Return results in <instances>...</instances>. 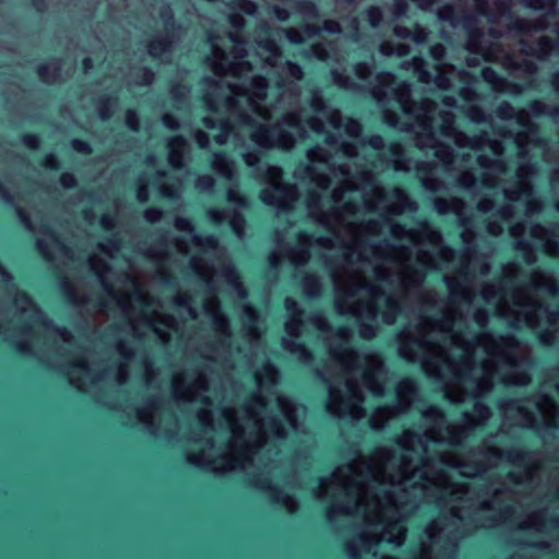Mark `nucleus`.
<instances>
[{"instance_id": "obj_12", "label": "nucleus", "mask_w": 559, "mask_h": 559, "mask_svg": "<svg viewBox=\"0 0 559 559\" xmlns=\"http://www.w3.org/2000/svg\"><path fill=\"white\" fill-rule=\"evenodd\" d=\"M250 86L252 88L253 95L260 99L263 100L266 97V91H267V81L264 76H257L254 78Z\"/></svg>"}, {"instance_id": "obj_4", "label": "nucleus", "mask_w": 559, "mask_h": 559, "mask_svg": "<svg viewBox=\"0 0 559 559\" xmlns=\"http://www.w3.org/2000/svg\"><path fill=\"white\" fill-rule=\"evenodd\" d=\"M60 60L52 59L49 63H40L37 66L36 72L44 82H51L60 76Z\"/></svg>"}, {"instance_id": "obj_59", "label": "nucleus", "mask_w": 559, "mask_h": 559, "mask_svg": "<svg viewBox=\"0 0 559 559\" xmlns=\"http://www.w3.org/2000/svg\"><path fill=\"white\" fill-rule=\"evenodd\" d=\"M186 90V85L177 84L176 87L171 91L175 99L181 100L185 97L183 91Z\"/></svg>"}, {"instance_id": "obj_51", "label": "nucleus", "mask_w": 559, "mask_h": 559, "mask_svg": "<svg viewBox=\"0 0 559 559\" xmlns=\"http://www.w3.org/2000/svg\"><path fill=\"white\" fill-rule=\"evenodd\" d=\"M214 323L216 324L217 328L224 329V331L227 335H230L229 330H228V320L226 317H223V316L215 317Z\"/></svg>"}, {"instance_id": "obj_46", "label": "nucleus", "mask_w": 559, "mask_h": 559, "mask_svg": "<svg viewBox=\"0 0 559 559\" xmlns=\"http://www.w3.org/2000/svg\"><path fill=\"white\" fill-rule=\"evenodd\" d=\"M261 158V152L254 151L250 152L245 155V162L248 166H254L257 163L260 162Z\"/></svg>"}, {"instance_id": "obj_29", "label": "nucleus", "mask_w": 559, "mask_h": 559, "mask_svg": "<svg viewBox=\"0 0 559 559\" xmlns=\"http://www.w3.org/2000/svg\"><path fill=\"white\" fill-rule=\"evenodd\" d=\"M60 183L64 189H74L78 186V180L72 173H63L60 176Z\"/></svg>"}, {"instance_id": "obj_55", "label": "nucleus", "mask_w": 559, "mask_h": 559, "mask_svg": "<svg viewBox=\"0 0 559 559\" xmlns=\"http://www.w3.org/2000/svg\"><path fill=\"white\" fill-rule=\"evenodd\" d=\"M160 194L165 199H169V200H174V199H176L178 197L176 190L173 187H164L160 190Z\"/></svg>"}, {"instance_id": "obj_27", "label": "nucleus", "mask_w": 559, "mask_h": 559, "mask_svg": "<svg viewBox=\"0 0 559 559\" xmlns=\"http://www.w3.org/2000/svg\"><path fill=\"white\" fill-rule=\"evenodd\" d=\"M516 248H518L519 251L522 252V255H523V258L525 259V261L527 263H531V262L535 261V254H534L530 243L524 242V241H520L518 243Z\"/></svg>"}, {"instance_id": "obj_13", "label": "nucleus", "mask_w": 559, "mask_h": 559, "mask_svg": "<svg viewBox=\"0 0 559 559\" xmlns=\"http://www.w3.org/2000/svg\"><path fill=\"white\" fill-rule=\"evenodd\" d=\"M511 29L525 34L531 31H539L544 29V26L536 25L535 23L527 21V20H519L516 19L510 26Z\"/></svg>"}, {"instance_id": "obj_61", "label": "nucleus", "mask_w": 559, "mask_h": 559, "mask_svg": "<svg viewBox=\"0 0 559 559\" xmlns=\"http://www.w3.org/2000/svg\"><path fill=\"white\" fill-rule=\"evenodd\" d=\"M430 52H431V56L435 58V59H441L444 55V49L441 45H436L433 46L431 49H430Z\"/></svg>"}, {"instance_id": "obj_23", "label": "nucleus", "mask_w": 559, "mask_h": 559, "mask_svg": "<svg viewBox=\"0 0 559 559\" xmlns=\"http://www.w3.org/2000/svg\"><path fill=\"white\" fill-rule=\"evenodd\" d=\"M388 311L383 313V320L388 323H391L394 319V316L400 310V305L394 299H389L386 302Z\"/></svg>"}, {"instance_id": "obj_2", "label": "nucleus", "mask_w": 559, "mask_h": 559, "mask_svg": "<svg viewBox=\"0 0 559 559\" xmlns=\"http://www.w3.org/2000/svg\"><path fill=\"white\" fill-rule=\"evenodd\" d=\"M278 142V145L290 147L293 146L295 139L292 133L281 130L275 127H267L260 124L258 131L252 135V139L263 147H270L274 144V139Z\"/></svg>"}, {"instance_id": "obj_53", "label": "nucleus", "mask_w": 559, "mask_h": 559, "mask_svg": "<svg viewBox=\"0 0 559 559\" xmlns=\"http://www.w3.org/2000/svg\"><path fill=\"white\" fill-rule=\"evenodd\" d=\"M538 340L543 345H552L555 336L552 333L546 331L538 335Z\"/></svg>"}, {"instance_id": "obj_50", "label": "nucleus", "mask_w": 559, "mask_h": 559, "mask_svg": "<svg viewBox=\"0 0 559 559\" xmlns=\"http://www.w3.org/2000/svg\"><path fill=\"white\" fill-rule=\"evenodd\" d=\"M359 333H360L361 337L370 338L373 335V333H374V329H373V326L371 324L362 323L360 325Z\"/></svg>"}, {"instance_id": "obj_42", "label": "nucleus", "mask_w": 559, "mask_h": 559, "mask_svg": "<svg viewBox=\"0 0 559 559\" xmlns=\"http://www.w3.org/2000/svg\"><path fill=\"white\" fill-rule=\"evenodd\" d=\"M513 111L512 106L508 102H503L498 108H497V115L498 117L504 119L510 116V114Z\"/></svg>"}, {"instance_id": "obj_49", "label": "nucleus", "mask_w": 559, "mask_h": 559, "mask_svg": "<svg viewBox=\"0 0 559 559\" xmlns=\"http://www.w3.org/2000/svg\"><path fill=\"white\" fill-rule=\"evenodd\" d=\"M214 179L211 176H204L199 179L198 187L204 190H210L214 187Z\"/></svg>"}, {"instance_id": "obj_20", "label": "nucleus", "mask_w": 559, "mask_h": 559, "mask_svg": "<svg viewBox=\"0 0 559 559\" xmlns=\"http://www.w3.org/2000/svg\"><path fill=\"white\" fill-rule=\"evenodd\" d=\"M40 165L49 170H59L61 168V163L57 155L49 153L47 154L40 162Z\"/></svg>"}, {"instance_id": "obj_60", "label": "nucleus", "mask_w": 559, "mask_h": 559, "mask_svg": "<svg viewBox=\"0 0 559 559\" xmlns=\"http://www.w3.org/2000/svg\"><path fill=\"white\" fill-rule=\"evenodd\" d=\"M522 68L526 73H530V74L537 72V66L533 61H528V60L524 61L522 64Z\"/></svg>"}, {"instance_id": "obj_26", "label": "nucleus", "mask_w": 559, "mask_h": 559, "mask_svg": "<svg viewBox=\"0 0 559 559\" xmlns=\"http://www.w3.org/2000/svg\"><path fill=\"white\" fill-rule=\"evenodd\" d=\"M163 217V211L160 207L152 206L145 210L144 218L150 223H156Z\"/></svg>"}, {"instance_id": "obj_57", "label": "nucleus", "mask_w": 559, "mask_h": 559, "mask_svg": "<svg viewBox=\"0 0 559 559\" xmlns=\"http://www.w3.org/2000/svg\"><path fill=\"white\" fill-rule=\"evenodd\" d=\"M136 198L140 202H145L148 199V191L145 185L140 186L136 190Z\"/></svg>"}, {"instance_id": "obj_1", "label": "nucleus", "mask_w": 559, "mask_h": 559, "mask_svg": "<svg viewBox=\"0 0 559 559\" xmlns=\"http://www.w3.org/2000/svg\"><path fill=\"white\" fill-rule=\"evenodd\" d=\"M159 16L166 28V33L154 37L147 43L146 49L153 59L164 60L169 57L173 51V34L171 32L179 28L176 22L174 11L169 4H165L159 10Z\"/></svg>"}, {"instance_id": "obj_48", "label": "nucleus", "mask_w": 559, "mask_h": 559, "mask_svg": "<svg viewBox=\"0 0 559 559\" xmlns=\"http://www.w3.org/2000/svg\"><path fill=\"white\" fill-rule=\"evenodd\" d=\"M99 224L104 229L109 230L115 226L114 217L109 214H103L99 218Z\"/></svg>"}, {"instance_id": "obj_3", "label": "nucleus", "mask_w": 559, "mask_h": 559, "mask_svg": "<svg viewBox=\"0 0 559 559\" xmlns=\"http://www.w3.org/2000/svg\"><path fill=\"white\" fill-rule=\"evenodd\" d=\"M522 45L525 55L536 57L539 60H544L558 47L557 41L548 36L538 38L535 47L526 40H523Z\"/></svg>"}, {"instance_id": "obj_18", "label": "nucleus", "mask_w": 559, "mask_h": 559, "mask_svg": "<svg viewBox=\"0 0 559 559\" xmlns=\"http://www.w3.org/2000/svg\"><path fill=\"white\" fill-rule=\"evenodd\" d=\"M71 147L75 153L88 155L93 152L91 144L82 139H73L71 141Z\"/></svg>"}, {"instance_id": "obj_24", "label": "nucleus", "mask_w": 559, "mask_h": 559, "mask_svg": "<svg viewBox=\"0 0 559 559\" xmlns=\"http://www.w3.org/2000/svg\"><path fill=\"white\" fill-rule=\"evenodd\" d=\"M193 241L198 245H201L202 247L206 249L214 250L218 247V240L215 236L209 235L204 238L201 237H194Z\"/></svg>"}, {"instance_id": "obj_64", "label": "nucleus", "mask_w": 559, "mask_h": 559, "mask_svg": "<svg viewBox=\"0 0 559 559\" xmlns=\"http://www.w3.org/2000/svg\"><path fill=\"white\" fill-rule=\"evenodd\" d=\"M209 216L212 219V222L218 224L223 221V214L219 211L212 210L209 212Z\"/></svg>"}, {"instance_id": "obj_30", "label": "nucleus", "mask_w": 559, "mask_h": 559, "mask_svg": "<svg viewBox=\"0 0 559 559\" xmlns=\"http://www.w3.org/2000/svg\"><path fill=\"white\" fill-rule=\"evenodd\" d=\"M259 198L262 203L265 205H275L280 200L278 195H276L273 191L263 190L260 192Z\"/></svg>"}, {"instance_id": "obj_38", "label": "nucleus", "mask_w": 559, "mask_h": 559, "mask_svg": "<svg viewBox=\"0 0 559 559\" xmlns=\"http://www.w3.org/2000/svg\"><path fill=\"white\" fill-rule=\"evenodd\" d=\"M304 285L308 294H312L314 290L320 289V284L318 280L313 276H306Z\"/></svg>"}, {"instance_id": "obj_41", "label": "nucleus", "mask_w": 559, "mask_h": 559, "mask_svg": "<svg viewBox=\"0 0 559 559\" xmlns=\"http://www.w3.org/2000/svg\"><path fill=\"white\" fill-rule=\"evenodd\" d=\"M323 29H324V32H326L329 34H338V33H341L340 24L337 22H335V21H332V20H328V21L324 22Z\"/></svg>"}, {"instance_id": "obj_6", "label": "nucleus", "mask_w": 559, "mask_h": 559, "mask_svg": "<svg viewBox=\"0 0 559 559\" xmlns=\"http://www.w3.org/2000/svg\"><path fill=\"white\" fill-rule=\"evenodd\" d=\"M254 486L260 489H269L272 491V499L275 502H282L285 503L287 501H292L290 496L283 495V491L280 490V488L275 485H272L271 480L267 478L264 479H258L254 481Z\"/></svg>"}, {"instance_id": "obj_47", "label": "nucleus", "mask_w": 559, "mask_h": 559, "mask_svg": "<svg viewBox=\"0 0 559 559\" xmlns=\"http://www.w3.org/2000/svg\"><path fill=\"white\" fill-rule=\"evenodd\" d=\"M285 308L292 314H297V316L301 314V310L294 299L287 298L285 300Z\"/></svg>"}, {"instance_id": "obj_43", "label": "nucleus", "mask_w": 559, "mask_h": 559, "mask_svg": "<svg viewBox=\"0 0 559 559\" xmlns=\"http://www.w3.org/2000/svg\"><path fill=\"white\" fill-rule=\"evenodd\" d=\"M16 213H17V216H19V219L21 221V223L26 228H32V221H31L28 213L21 207H16Z\"/></svg>"}, {"instance_id": "obj_7", "label": "nucleus", "mask_w": 559, "mask_h": 559, "mask_svg": "<svg viewBox=\"0 0 559 559\" xmlns=\"http://www.w3.org/2000/svg\"><path fill=\"white\" fill-rule=\"evenodd\" d=\"M117 105V97L109 95L102 96L97 99V112L102 120H108L112 115V109Z\"/></svg>"}, {"instance_id": "obj_15", "label": "nucleus", "mask_w": 559, "mask_h": 559, "mask_svg": "<svg viewBox=\"0 0 559 559\" xmlns=\"http://www.w3.org/2000/svg\"><path fill=\"white\" fill-rule=\"evenodd\" d=\"M40 233L45 236H48L52 239V241L60 247V249L68 254L70 252V249L64 246V243L60 240L56 231L48 225H43L40 228Z\"/></svg>"}, {"instance_id": "obj_10", "label": "nucleus", "mask_w": 559, "mask_h": 559, "mask_svg": "<svg viewBox=\"0 0 559 559\" xmlns=\"http://www.w3.org/2000/svg\"><path fill=\"white\" fill-rule=\"evenodd\" d=\"M481 79L491 86L504 83V79L491 67H484L480 71Z\"/></svg>"}, {"instance_id": "obj_40", "label": "nucleus", "mask_w": 559, "mask_h": 559, "mask_svg": "<svg viewBox=\"0 0 559 559\" xmlns=\"http://www.w3.org/2000/svg\"><path fill=\"white\" fill-rule=\"evenodd\" d=\"M61 286H62V290H63V294H64L66 298L70 302L76 304L78 302V298H76V295H75L74 290L70 286V284L67 281H63Z\"/></svg>"}, {"instance_id": "obj_62", "label": "nucleus", "mask_w": 559, "mask_h": 559, "mask_svg": "<svg viewBox=\"0 0 559 559\" xmlns=\"http://www.w3.org/2000/svg\"><path fill=\"white\" fill-rule=\"evenodd\" d=\"M33 7L36 9L37 12H45L47 9V0H32Z\"/></svg>"}, {"instance_id": "obj_37", "label": "nucleus", "mask_w": 559, "mask_h": 559, "mask_svg": "<svg viewBox=\"0 0 559 559\" xmlns=\"http://www.w3.org/2000/svg\"><path fill=\"white\" fill-rule=\"evenodd\" d=\"M444 282L453 297L460 296L462 298H467L464 290L460 288L457 283H455L449 278H445Z\"/></svg>"}, {"instance_id": "obj_56", "label": "nucleus", "mask_w": 559, "mask_h": 559, "mask_svg": "<svg viewBox=\"0 0 559 559\" xmlns=\"http://www.w3.org/2000/svg\"><path fill=\"white\" fill-rule=\"evenodd\" d=\"M474 318L479 326H484L488 321V314L486 311H477Z\"/></svg>"}, {"instance_id": "obj_52", "label": "nucleus", "mask_w": 559, "mask_h": 559, "mask_svg": "<svg viewBox=\"0 0 559 559\" xmlns=\"http://www.w3.org/2000/svg\"><path fill=\"white\" fill-rule=\"evenodd\" d=\"M368 144L373 150H380L383 147V139L380 135H372L368 140Z\"/></svg>"}, {"instance_id": "obj_11", "label": "nucleus", "mask_w": 559, "mask_h": 559, "mask_svg": "<svg viewBox=\"0 0 559 559\" xmlns=\"http://www.w3.org/2000/svg\"><path fill=\"white\" fill-rule=\"evenodd\" d=\"M168 146L171 150L169 162L174 167H179L180 163H176V157L180 158L181 154L176 148L186 146V140L181 135H175L171 138Z\"/></svg>"}, {"instance_id": "obj_39", "label": "nucleus", "mask_w": 559, "mask_h": 559, "mask_svg": "<svg viewBox=\"0 0 559 559\" xmlns=\"http://www.w3.org/2000/svg\"><path fill=\"white\" fill-rule=\"evenodd\" d=\"M194 140L200 148H205L209 145L210 136L203 130H198Z\"/></svg>"}, {"instance_id": "obj_54", "label": "nucleus", "mask_w": 559, "mask_h": 559, "mask_svg": "<svg viewBox=\"0 0 559 559\" xmlns=\"http://www.w3.org/2000/svg\"><path fill=\"white\" fill-rule=\"evenodd\" d=\"M312 51L319 60H324L328 53L325 47L320 44L314 45Z\"/></svg>"}, {"instance_id": "obj_36", "label": "nucleus", "mask_w": 559, "mask_h": 559, "mask_svg": "<svg viewBox=\"0 0 559 559\" xmlns=\"http://www.w3.org/2000/svg\"><path fill=\"white\" fill-rule=\"evenodd\" d=\"M227 199L230 203H234L240 207L248 206L247 199L235 191H229Z\"/></svg>"}, {"instance_id": "obj_44", "label": "nucleus", "mask_w": 559, "mask_h": 559, "mask_svg": "<svg viewBox=\"0 0 559 559\" xmlns=\"http://www.w3.org/2000/svg\"><path fill=\"white\" fill-rule=\"evenodd\" d=\"M368 17H369V21L371 23V25H377V23L379 21H381L382 19V12L380 11L379 8H371L369 11H368Z\"/></svg>"}, {"instance_id": "obj_33", "label": "nucleus", "mask_w": 559, "mask_h": 559, "mask_svg": "<svg viewBox=\"0 0 559 559\" xmlns=\"http://www.w3.org/2000/svg\"><path fill=\"white\" fill-rule=\"evenodd\" d=\"M440 145L441 148L436 151V157L443 162L451 160L453 157V150L447 144L441 143Z\"/></svg>"}, {"instance_id": "obj_5", "label": "nucleus", "mask_w": 559, "mask_h": 559, "mask_svg": "<svg viewBox=\"0 0 559 559\" xmlns=\"http://www.w3.org/2000/svg\"><path fill=\"white\" fill-rule=\"evenodd\" d=\"M231 160L224 152H217L214 155V160L212 163V168L219 173L223 177L226 179L231 178V168H230Z\"/></svg>"}, {"instance_id": "obj_32", "label": "nucleus", "mask_w": 559, "mask_h": 559, "mask_svg": "<svg viewBox=\"0 0 559 559\" xmlns=\"http://www.w3.org/2000/svg\"><path fill=\"white\" fill-rule=\"evenodd\" d=\"M162 123L165 128L169 130H177L179 128V121L177 117L173 114H165L162 117Z\"/></svg>"}, {"instance_id": "obj_16", "label": "nucleus", "mask_w": 559, "mask_h": 559, "mask_svg": "<svg viewBox=\"0 0 559 559\" xmlns=\"http://www.w3.org/2000/svg\"><path fill=\"white\" fill-rule=\"evenodd\" d=\"M126 126L131 131H139L140 129V116L134 109H128L124 118Z\"/></svg>"}, {"instance_id": "obj_9", "label": "nucleus", "mask_w": 559, "mask_h": 559, "mask_svg": "<svg viewBox=\"0 0 559 559\" xmlns=\"http://www.w3.org/2000/svg\"><path fill=\"white\" fill-rule=\"evenodd\" d=\"M558 0H523L524 5L528 9L542 11L545 10L548 14H555L554 9Z\"/></svg>"}, {"instance_id": "obj_31", "label": "nucleus", "mask_w": 559, "mask_h": 559, "mask_svg": "<svg viewBox=\"0 0 559 559\" xmlns=\"http://www.w3.org/2000/svg\"><path fill=\"white\" fill-rule=\"evenodd\" d=\"M0 200L8 206H15V200L12 193L0 181Z\"/></svg>"}, {"instance_id": "obj_21", "label": "nucleus", "mask_w": 559, "mask_h": 559, "mask_svg": "<svg viewBox=\"0 0 559 559\" xmlns=\"http://www.w3.org/2000/svg\"><path fill=\"white\" fill-rule=\"evenodd\" d=\"M362 130L361 123L353 118H349L346 126H345V132L350 138H357Z\"/></svg>"}, {"instance_id": "obj_63", "label": "nucleus", "mask_w": 559, "mask_h": 559, "mask_svg": "<svg viewBox=\"0 0 559 559\" xmlns=\"http://www.w3.org/2000/svg\"><path fill=\"white\" fill-rule=\"evenodd\" d=\"M402 384L408 393H411V394L416 393L415 382L412 379H405Z\"/></svg>"}, {"instance_id": "obj_34", "label": "nucleus", "mask_w": 559, "mask_h": 559, "mask_svg": "<svg viewBox=\"0 0 559 559\" xmlns=\"http://www.w3.org/2000/svg\"><path fill=\"white\" fill-rule=\"evenodd\" d=\"M474 408L477 417L481 420L488 419L491 414L489 406L485 403H476Z\"/></svg>"}, {"instance_id": "obj_17", "label": "nucleus", "mask_w": 559, "mask_h": 559, "mask_svg": "<svg viewBox=\"0 0 559 559\" xmlns=\"http://www.w3.org/2000/svg\"><path fill=\"white\" fill-rule=\"evenodd\" d=\"M477 162L480 167L489 168L492 167L499 171H502L504 169V163L500 159H491L486 155H481L477 158Z\"/></svg>"}, {"instance_id": "obj_19", "label": "nucleus", "mask_w": 559, "mask_h": 559, "mask_svg": "<svg viewBox=\"0 0 559 559\" xmlns=\"http://www.w3.org/2000/svg\"><path fill=\"white\" fill-rule=\"evenodd\" d=\"M136 76L141 79V84L151 85L155 79V72L150 67L136 69Z\"/></svg>"}, {"instance_id": "obj_14", "label": "nucleus", "mask_w": 559, "mask_h": 559, "mask_svg": "<svg viewBox=\"0 0 559 559\" xmlns=\"http://www.w3.org/2000/svg\"><path fill=\"white\" fill-rule=\"evenodd\" d=\"M21 140L29 150H37L40 145V136L37 133L25 132L21 135Z\"/></svg>"}, {"instance_id": "obj_45", "label": "nucleus", "mask_w": 559, "mask_h": 559, "mask_svg": "<svg viewBox=\"0 0 559 559\" xmlns=\"http://www.w3.org/2000/svg\"><path fill=\"white\" fill-rule=\"evenodd\" d=\"M175 225L177 229L183 231H191L193 229L192 223L189 219L182 217L177 218Z\"/></svg>"}, {"instance_id": "obj_35", "label": "nucleus", "mask_w": 559, "mask_h": 559, "mask_svg": "<svg viewBox=\"0 0 559 559\" xmlns=\"http://www.w3.org/2000/svg\"><path fill=\"white\" fill-rule=\"evenodd\" d=\"M287 71L290 76L294 79L300 80L302 78L304 71L299 63L297 62H287Z\"/></svg>"}, {"instance_id": "obj_58", "label": "nucleus", "mask_w": 559, "mask_h": 559, "mask_svg": "<svg viewBox=\"0 0 559 559\" xmlns=\"http://www.w3.org/2000/svg\"><path fill=\"white\" fill-rule=\"evenodd\" d=\"M435 206L440 214H444L448 212V202L444 199H437L435 201Z\"/></svg>"}, {"instance_id": "obj_28", "label": "nucleus", "mask_w": 559, "mask_h": 559, "mask_svg": "<svg viewBox=\"0 0 559 559\" xmlns=\"http://www.w3.org/2000/svg\"><path fill=\"white\" fill-rule=\"evenodd\" d=\"M218 129L221 131V134L215 135L214 140L218 144H224L225 143V136L230 133L233 128H231V126H230V123L228 121L224 120V121L219 122Z\"/></svg>"}, {"instance_id": "obj_8", "label": "nucleus", "mask_w": 559, "mask_h": 559, "mask_svg": "<svg viewBox=\"0 0 559 559\" xmlns=\"http://www.w3.org/2000/svg\"><path fill=\"white\" fill-rule=\"evenodd\" d=\"M283 346L292 354L298 355L304 361H309L313 358L311 352L300 342L284 341Z\"/></svg>"}, {"instance_id": "obj_25", "label": "nucleus", "mask_w": 559, "mask_h": 559, "mask_svg": "<svg viewBox=\"0 0 559 559\" xmlns=\"http://www.w3.org/2000/svg\"><path fill=\"white\" fill-rule=\"evenodd\" d=\"M163 217V211L160 207L152 206L145 210L144 218L150 223H156Z\"/></svg>"}, {"instance_id": "obj_22", "label": "nucleus", "mask_w": 559, "mask_h": 559, "mask_svg": "<svg viewBox=\"0 0 559 559\" xmlns=\"http://www.w3.org/2000/svg\"><path fill=\"white\" fill-rule=\"evenodd\" d=\"M229 225L235 234H240L243 230L245 217L241 213L235 211L233 213Z\"/></svg>"}]
</instances>
